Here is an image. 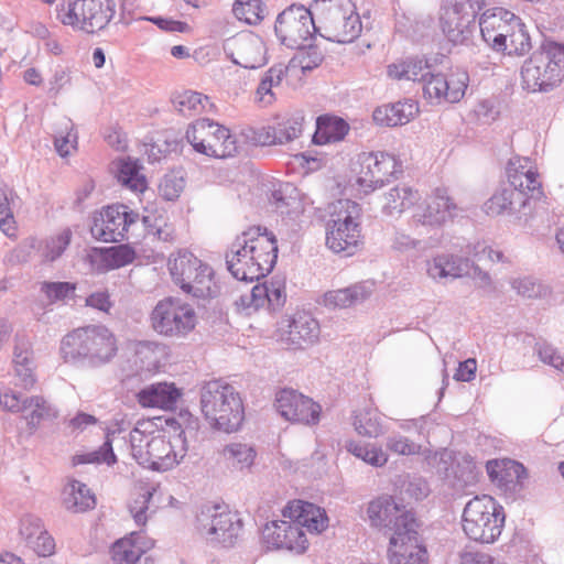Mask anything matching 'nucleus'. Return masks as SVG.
Here are the masks:
<instances>
[{
  "label": "nucleus",
  "mask_w": 564,
  "mask_h": 564,
  "mask_svg": "<svg viewBox=\"0 0 564 564\" xmlns=\"http://www.w3.org/2000/svg\"><path fill=\"white\" fill-rule=\"evenodd\" d=\"M61 356L65 362L99 368L118 352L117 338L104 325L79 327L65 335L61 341Z\"/></svg>",
  "instance_id": "2"
},
{
  "label": "nucleus",
  "mask_w": 564,
  "mask_h": 564,
  "mask_svg": "<svg viewBox=\"0 0 564 564\" xmlns=\"http://www.w3.org/2000/svg\"><path fill=\"white\" fill-rule=\"evenodd\" d=\"M175 443L184 444L182 433L175 437ZM132 456L143 467L156 471H166L176 466L185 456L186 448L182 445L178 452L175 444L163 435L149 436L138 430L131 434Z\"/></svg>",
  "instance_id": "9"
},
{
  "label": "nucleus",
  "mask_w": 564,
  "mask_h": 564,
  "mask_svg": "<svg viewBox=\"0 0 564 564\" xmlns=\"http://www.w3.org/2000/svg\"><path fill=\"white\" fill-rule=\"evenodd\" d=\"M232 12L237 19L248 24H258L265 14V7L262 0H236Z\"/></svg>",
  "instance_id": "49"
},
{
  "label": "nucleus",
  "mask_w": 564,
  "mask_h": 564,
  "mask_svg": "<svg viewBox=\"0 0 564 564\" xmlns=\"http://www.w3.org/2000/svg\"><path fill=\"white\" fill-rule=\"evenodd\" d=\"M195 529L208 542L230 547L241 535L242 520L224 507L206 506L196 514Z\"/></svg>",
  "instance_id": "11"
},
{
  "label": "nucleus",
  "mask_w": 564,
  "mask_h": 564,
  "mask_svg": "<svg viewBox=\"0 0 564 564\" xmlns=\"http://www.w3.org/2000/svg\"><path fill=\"white\" fill-rule=\"evenodd\" d=\"M506 45L507 48L502 52L508 55L523 56L530 52L532 48L531 39L522 21L520 22V26L516 28L514 31L510 33Z\"/></svg>",
  "instance_id": "55"
},
{
  "label": "nucleus",
  "mask_w": 564,
  "mask_h": 564,
  "mask_svg": "<svg viewBox=\"0 0 564 564\" xmlns=\"http://www.w3.org/2000/svg\"><path fill=\"white\" fill-rule=\"evenodd\" d=\"M300 52L290 61L291 67H301L303 73L310 72L321 65L324 59L322 52L311 44L305 43V47L299 50Z\"/></svg>",
  "instance_id": "56"
},
{
  "label": "nucleus",
  "mask_w": 564,
  "mask_h": 564,
  "mask_svg": "<svg viewBox=\"0 0 564 564\" xmlns=\"http://www.w3.org/2000/svg\"><path fill=\"white\" fill-rule=\"evenodd\" d=\"M75 284L69 282H44L41 291L47 296L50 302H56L67 299L75 291Z\"/></svg>",
  "instance_id": "61"
},
{
  "label": "nucleus",
  "mask_w": 564,
  "mask_h": 564,
  "mask_svg": "<svg viewBox=\"0 0 564 564\" xmlns=\"http://www.w3.org/2000/svg\"><path fill=\"white\" fill-rule=\"evenodd\" d=\"M181 390L174 383L155 382L145 386L137 393L142 408L173 409L181 397Z\"/></svg>",
  "instance_id": "29"
},
{
  "label": "nucleus",
  "mask_w": 564,
  "mask_h": 564,
  "mask_svg": "<svg viewBox=\"0 0 564 564\" xmlns=\"http://www.w3.org/2000/svg\"><path fill=\"white\" fill-rule=\"evenodd\" d=\"M538 173L533 169H527L525 172H509V185L528 198H540L542 196L541 182L538 180Z\"/></svg>",
  "instance_id": "43"
},
{
  "label": "nucleus",
  "mask_w": 564,
  "mask_h": 564,
  "mask_svg": "<svg viewBox=\"0 0 564 564\" xmlns=\"http://www.w3.org/2000/svg\"><path fill=\"white\" fill-rule=\"evenodd\" d=\"M116 455L112 451L110 440H107L99 451L78 455L74 458V464H93V463H106L112 465L116 463Z\"/></svg>",
  "instance_id": "58"
},
{
  "label": "nucleus",
  "mask_w": 564,
  "mask_h": 564,
  "mask_svg": "<svg viewBox=\"0 0 564 564\" xmlns=\"http://www.w3.org/2000/svg\"><path fill=\"white\" fill-rule=\"evenodd\" d=\"M288 66L282 63L271 66L261 78L256 91L257 100L262 106L272 105L275 100L273 88L281 85L282 79L286 75Z\"/></svg>",
  "instance_id": "41"
},
{
  "label": "nucleus",
  "mask_w": 564,
  "mask_h": 564,
  "mask_svg": "<svg viewBox=\"0 0 564 564\" xmlns=\"http://www.w3.org/2000/svg\"><path fill=\"white\" fill-rule=\"evenodd\" d=\"M169 269L175 284L194 297H213L218 292L212 268L189 251H180L170 259Z\"/></svg>",
  "instance_id": "8"
},
{
  "label": "nucleus",
  "mask_w": 564,
  "mask_h": 564,
  "mask_svg": "<svg viewBox=\"0 0 564 564\" xmlns=\"http://www.w3.org/2000/svg\"><path fill=\"white\" fill-rule=\"evenodd\" d=\"M431 65L421 56H408L387 66V75L393 80H413L422 83Z\"/></svg>",
  "instance_id": "34"
},
{
  "label": "nucleus",
  "mask_w": 564,
  "mask_h": 564,
  "mask_svg": "<svg viewBox=\"0 0 564 564\" xmlns=\"http://www.w3.org/2000/svg\"><path fill=\"white\" fill-rule=\"evenodd\" d=\"M312 9L324 39L344 44L360 35L362 24L351 0H314Z\"/></svg>",
  "instance_id": "4"
},
{
  "label": "nucleus",
  "mask_w": 564,
  "mask_h": 564,
  "mask_svg": "<svg viewBox=\"0 0 564 564\" xmlns=\"http://www.w3.org/2000/svg\"><path fill=\"white\" fill-rule=\"evenodd\" d=\"M225 51L236 65L243 68L254 69L267 63L264 43L253 34H240L228 40Z\"/></svg>",
  "instance_id": "22"
},
{
  "label": "nucleus",
  "mask_w": 564,
  "mask_h": 564,
  "mask_svg": "<svg viewBox=\"0 0 564 564\" xmlns=\"http://www.w3.org/2000/svg\"><path fill=\"white\" fill-rule=\"evenodd\" d=\"M521 19L514 13L494 8L482 13L478 26L482 40L496 52L506 51L510 33L520 26Z\"/></svg>",
  "instance_id": "18"
},
{
  "label": "nucleus",
  "mask_w": 564,
  "mask_h": 564,
  "mask_svg": "<svg viewBox=\"0 0 564 564\" xmlns=\"http://www.w3.org/2000/svg\"><path fill=\"white\" fill-rule=\"evenodd\" d=\"M318 322L308 313H296L281 335V340L294 349H305L319 340Z\"/></svg>",
  "instance_id": "24"
},
{
  "label": "nucleus",
  "mask_w": 564,
  "mask_h": 564,
  "mask_svg": "<svg viewBox=\"0 0 564 564\" xmlns=\"http://www.w3.org/2000/svg\"><path fill=\"white\" fill-rule=\"evenodd\" d=\"M200 406L210 425L226 433L237 431L245 417L239 393L223 380H212L202 387Z\"/></svg>",
  "instance_id": "3"
},
{
  "label": "nucleus",
  "mask_w": 564,
  "mask_h": 564,
  "mask_svg": "<svg viewBox=\"0 0 564 564\" xmlns=\"http://www.w3.org/2000/svg\"><path fill=\"white\" fill-rule=\"evenodd\" d=\"M19 532L25 545L39 556H50L54 553L55 541L44 528L41 519L34 516L23 517Z\"/></svg>",
  "instance_id": "26"
},
{
  "label": "nucleus",
  "mask_w": 564,
  "mask_h": 564,
  "mask_svg": "<svg viewBox=\"0 0 564 564\" xmlns=\"http://www.w3.org/2000/svg\"><path fill=\"white\" fill-rule=\"evenodd\" d=\"M274 32L286 47L301 50L317 32L316 18L312 7L292 4L276 17Z\"/></svg>",
  "instance_id": "13"
},
{
  "label": "nucleus",
  "mask_w": 564,
  "mask_h": 564,
  "mask_svg": "<svg viewBox=\"0 0 564 564\" xmlns=\"http://www.w3.org/2000/svg\"><path fill=\"white\" fill-rule=\"evenodd\" d=\"M262 539L268 549H285L302 553L307 549V539L299 523L272 521L262 529Z\"/></svg>",
  "instance_id": "21"
},
{
  "label": "nucleus",
  "mask_w": 564,
  "mask_h": 564,
  "mask_svg": "<svg viewBox=\"0 0 564 564\" xmlns=\"http://www.w3.org/2000/svg\"><path fill=\"white\" fill-rule=\"evenodd\" d=\"M347 209L330 219L326 226V246L335 253L345 257L352 256L361 242L360 225L355 220L352 213H357L358 205L346 200Z\"/></svg>",
  "instance_id": "16"
},
{
  "label": "nucleus",
  "mask_w": 564,
  "mask_h": 564,
  "mask_svg": "<svg viewBox=\"0 0 564 564\" xmlns=\"http://www.w3.org/2000/svg\"><path fill=\"white\" fill-rule=\"evenodd\" d=\"M12 361L17 379L15 384L25 390L33 388L36 382L33 350L31 341L23 335L15 336Z\"/></svg>",
  "instance_id": "27"
},
{
  "label": "nucleus",
  "mask_w": 564,
  "mask_h": 564,
  "mask_svg": "<svg viewBox=\"0 0 564 564\" xmlns=\"http://www.w3.org/2000/svg\"><path fill=\"white\" fill-rule=\"evenodd\" d=\"M416 112V104L412 100H406L377 107L372 118L379 126L397 127L408 123Z\"/></svg>",
  "instance_id": "35"
},
{
  "label": "nucleus",
  "mask_w": 564,
  "mask_h": 564,
  "mask_svg": "<svg viewBox=\"0 0 564 564\" xmlns=\"http://www.w3.org/2000/svg\"><path fill=\"white\" fill-rule=\"evenodd\" d=\"M469 76L463 69H453L446 74L443 102L455 104L463 99L468 87Z\"/></svg>",
  "instance_id": "47"
},
{
  "label": "nucleus",
  "mask_w": 564,
  "mask_h": 564,
  "mask_svg": "<svg viewBox=\"0 0 564 564\" xmlns=\"http://www.w3.org/2000/svg\"><path fill=\"white\" fill-rule=\"evenodd\" d=\"M251 227L237 236L226 252V265L231 275L246 282L267 276L278 259L276 239L267 229Z\"/></svg>",
  "instance_id": "1"
},
{
  "label": "nucleus",
  "mask_w": 564,
  "mask_h": 564,
  "mask_svg": "<svg viewBox=\"0 0 564 564\" xmlns=\"http://www.w3.org/2000/svg\"><path fill=\"white\" fill-rule=\"evenodd\" d=\"M70 240L72 231L69 229H64L59 234L44 239L30 237L15 249V257L23 262L35 257L42 262H53L64 253Z\"/></svg>",
  "instance_id": "20"
},
{
  "label": "nucleus",
  "mask_w": 564,
  "mask_h": 564,
  "mask_svg": "<svg viewBox=\"0 0 564 564\" xmlns=\"http://www.w3.org/2000/svg\"><path fill=\"white\" fill-rule=\"evenodd\" d=\"M274 406L282 417L294 423L315 425L321 405L294 389H282L275 395Z\"/></svg>",
  "instance_id": "19"
},
{
  "label": "nucleus",
  "mask_w": 564,
  "mask_h": 564,
  "mask_svg": "<svg viewBox=\"0 0 564 564\" xmlns=\"http://www.w3.org/2000/svg\"><path fill=\"white\" fill-rule=\"evenodd\" d=\"M148 235H151L163 242H173L175 240V229L162 217L145 215L141 218Z\"/></svg>",
  "instance_id": "54"
},
{
  "label": "nucleus",
  "mask_w": 564,
  "mask_h": 564,
  "mask_svg": "<svg viewBox=\"0 0 564 564\" xmlns=\"http://www.w3.org/2000/svg\"><path fill=\"white\" fill-rule=\"evenodd\" d=\"M304 115L302 111H296L288 118L279 121L272 127V133L275 137L278 145L289 143L297 139L303 131Z\"/></svg>",
  "instance_id": "44"
},
{
  "label": "nucleus",
  "mask_w": 564,
  "mask_h": 564,
  "mask_svg": "<svg viewBox=\"0 0 564 564\" xmlns=\"http://www.w3.org/2000/svg\"><path fill=\"white\" fill-rule=\"evenodd\" d=\"M296 188L290 184H281L279 188L272 192V204L275 206L281 214L286 213L284 208L292 206L296 203V198L291 196V193L295 192Z\"/></svg>",
  "instance_id": "64"
},
{
  "label": "nucleus",
  "mask_w": 564,
  "mask_h": 564,
  "mask_svg": "<svg viewBox=\"0 0 564 564\" xmlns=\"http://www.w3.org/2000/svg\"><path fill=\"white\" fill-rule=\"evenodd\" d=\"M151 498L152 492L150 490H142L129 506L130 513L138 525H144L147 522L145 512L149 509Z\"/></svg>",
  "instance_id": "63"
},
{
  "label": "nucleus",
  "mask_w": 564,
  "mask_h": 564,
  "mask_svg": "<svg viewBox=\"0 0 564 564\" xmlns=\"http://www.w3.org/2000/svg\"><path fill=\"white\" fill-rule=\"evenodd\" d=\"M349 131L348 123L337 117L321 116L316 120L313 142L318 145L341 141Z\"/></svg>",
  "instance_id": "39"
},
{
  "label": "nucleus",
  "mask_w": 564,
  "mask_h": 564,
  "mask_svg": "<svg viewBox=\"0 0 564 564\" xmlns=\"http://www.w3.org/2000/svg\"><path fill=\"white\" fill-rule=\"evenodd\" d=\"M420 199V194L406 184H398L381 197V212L387 216H400Z\"/></svg>",
  "instance_id": "33"
},
{
  "label": "nucleus",
  "mask_w": 564,
  "mask_h": 564,
  "mask_svg": "<svg viewBox=\"0 0 564 564\" xmlns=\"http://www.w3.org/2000/svg\"><path fill=\"white\" fill-rule=\"evenodd\" d=\"M140 215L127 205H111L102 208L93 218L90 232L104 242H120L128 239L129 230L138 224Z\"/></svg>",
  "instance_id": "15"
},
{
  "label": "nucleus",
  "mask_w": 564,
  "mask_h": 564,
  "mask_svg": "<svg viewBox=\"0 0 564 564\" xmlns=\"http://www.w3.org/2000/svg\"><path fill=\"white\" fill-rule=\"evenodd\" d=\"M225 129L210 119H198L188 127L186 139L196 152L214 156L216 148L220 147V130Z\"/></svg>",
  "instance_id": "25"
},
{
  "label": "nucleus",
  "mask_w": 564,
  "mask_h": 564,
  "mask_svg": "<svg viewBox=\"0 0 564 564\" xmlns=\"http://www.w3.org/2000/svg\"><path fill=\"white\" fill-rule=\"evenodd\" d=\"M446 83V74L434 73L432 67L422 82L423 97L432 104L441 105Z\"/></svg>",
  "instance_id": "52"
},
{
  "label": "nucleus",
  "mask_w": 564,
  "mask_h": 564,
  "mask_svg": "<svg viewBox=\"0 0 564 564\" xmlns=\"http://www.w3.org/2000/svg\"><path fill=\"white\" fill-rule=\"evenodd\" d=\"M172 102L176 111L183 116L191 117L204 110L209 99L200 93L185 90L175 94Z\"/></svg>",
  "instance_id": "48"
},
{
  "label": "nucleus",
  "mask_w": 564,
  "mask_h": 564,
  "mask_svg": "<svg viewBox=\"0 0 564 564\" xmlns=\"http://www.w3.org/2000/svg\"><path fill=\"white\" fill-rule=\"evenodd\" d=\"M388 552L390 564H429L427 550L419 541L416 530L413 534H402Z\"/></svg>",
  "instance_id": "28"
},
{
  "label": "nucleus",
  "mask_w": 564,
  "mask_h": 564,
  "mask_svg": "<svg viewBox=\"0 0 564 564\" xmlns=\"http://www.w3.org/2000/svg\"><path fill=\"white\" fill-rule=\"evenodd\" d=\"M63 503L67 510L76 513L95 508L96 500L85 484L73 480L64 491Z\"/></svg>",
  "instance_id": "40"
},
{
  "label": "nucleus",
  "mask_w": 564,
  "mask_h": 564,
  "mask_svg": "<svg viewBox=\"0 0 564 564\" xmlns=\"http://www.w3.org/2000/svg\"><path fill=\"white\" fill-rule=\"evenodd\" d=\"M25 412H29V425L37 426L43 420H53L57 416L56 410L40 395L28 397Z\"/></svg>",
  "instance_id": "50"
},
{
  "label": "nucleus",
  "mask_w": 564,
  "mask_h": 564,
  "mask_svg": "<svg viewBox=\"0 0 564 564\" xmlns=\"http://www.w3.org/2000/svg\"><path fill=\"white\" fill-rule=\"evenodd\" d=\"M370 524L391 533L390 544H395L402 534H413L417 528L414 514L395 502L389 495L371 500L367 508Z\"/></svg>",
  "instance_id": "12"
},
{
  "label": "nucleus",
  "mask_w": 564,
  "mask_h": 564,
  "mask_svg": "<svg viewBox=\"0 0 564 564\" xmlns=\"http://www.w3.org/2000/svg\"><path fill=\"white\" fill-rule=\"evenodd\" d=\"M150 321L153 330L159 335L180 339L195 328L197 315L191 304L180 299L166 297L156 303Z\"/></svg>",
  "instance_id": "10"
},
{
  "label": "nucleus",
  "mask_w": 564,
  "mask_h": 564,
  "mask_svg": "<svg viewBox=\"0 0 564 564\" xmlns=\"http://www.w3.org/2000/svg\"><path fill=\"white\" fill-rule=\"evenodd\" d=\"M534 350L542 362L564 373V359L552 345L545 340H538Z\"/></svg>",
  "instance_id": "59"
},
{
  "label": "nucleus",
  "mask_w": 564,
  "mask_h": 564,
  "mask_svg": "<svg viewBox=\"0 0 564 564\" xmlns=\"http://www.w3.org/2000/svg\"><path fill=\"white\" fill-rule=\"evenodd\" d=\"M352 424L356 432L361 436L376 438L383 433L380 414L372 408L356 411Z\"/></svg>",
  "instance_id": "42"
},
{
  "label": "nucleus",
  "mask_w": 564,
  "mask_h": 564,
  "mask_svg": "<svg viewBox=\"0 0 564 564\" xmlns=\"http://www.w3.org/2000/svg\"><path fill=\"white\" fill-rule=\"evenodd\" d=\"M286 512L299 523L300 529L306 528L310 532L321 533L327 528L328 518L325 511L314 503L297 500L288 506L284 516Z\"/></svg>",
  "instance_id": "31"
},
{
  "label": "nucleus",
  "mask_w": 564,
  "mask_h": 564,
  "mask_svg": "<svg viewBox=\"0 0 564 564\" xmlns=\"http://www.w3.org/2000/svg\"><path fill=\"white\" fill-rule=\"evenodd\" d=\"M525 206L524 195L509 184L497 191L486 203L485 212L489 216L512 214Z\"/></svg>",
  "instance_id": "36"
},
{
  "label": "nucleus",
  "mask_w": 564,
  "mask_h": 564,
  "mask_svg": "<svg viewBox=\"0 0 564 564\" xmlns=\"http://www.w3.org/2000/svg\"><path fill=\"white\" fill-rule=\"evenodd\" d=\"M485 0H451V6L441 17V26L446 37L454 44L467 42L477 28L476 17Z\"/></svg>",
  "instance_id": "14"
},
{
  "label": "nucleus",
  "mask_w": 564,
  "mask_h": 564,
  "mask_svg": "<svg viewBox=\"0 0 564 564\" xmlns=\"http://www.w3.org/2000/svg\"><path fill=\"white\" fill-rule=\"evenodd\" d=\"M151 547L153 541H143L139 533L116 541L111 547V558L115 564H135Z\"/></svg>",
  "instance_id": "32"
},
{
  "label": "nucleus",
  "mask_w": 564,
  "mask_h": 564,
  "mask_svg": "<svg viewBox=\"0 0 564 564\" xmlns=\"http://www.w3.org/2000/svg\"><path fill=\"white\" fill-rule=\"evenodd\" d=\"M456 210L457 206L447 195V191L436 188L423 204L416 206L412 220L414 224L422 226H441L447 219L454 217Z\"/></svg>",
  "instance_id": "23"
},
{
  "label": "nucleus",
  "mask_w": 564,
  "mask_h": 564,
  "mask_svg": "<svg viewBox=\"0 0 564 564\" xmlns=\"http://www.w3.org/2000/svg\"><path fill=\"white\" fill-rule=\"evenodd\" d=\"M358 161L360 170L357 184L366 194L382 187L390 177L399 172L395 158L386 152H364L359 155Z\"/></svg>",
  "instance_id": "17"
},
{
  "label": "nucleus",
  "mask_w": 564,
  "mask_h": 564,
  "mask_svg": "<svg viewBox=\"0 0 564 564\" xmlns=\"http://www.w3.org/2000/svg\"><path fill=\"white\" fill-rule=\"evenodd\" d=\"M345 448L357 458L373 467H382L388 463L387 453L373 444H362L361 442L350 440L346 442Z\"/></svg>",
  "instance_id": "45"
},
{
  "label": "nucleus",
  "mask_w": 564,
  "mask_h": 564,
  "mask_svg": "<svg viewBox=\"0 0 564 564\" xmlns=\"http://www.w3.org/2000/svg\"><path fill=\"white\" fill-rule=\"evenodd\" d=\"M57 19L75 31L95 34L104 31L116 14L115 0H68L56 7Z\"/></svg>",
  "instance_id": "7"
},
{
  "label": "nucleus",
  "mask_w": 564,
  "mask_h": 564,
  "mask_svg": "<svg viewBox=\"0 0 564 564\" xmlns=\"http://www.w3.org/2000/svg\"><path fill=\"white\" fill-rule=\"evenodd\" d=\"M184 188L182 177L175 175H165L159 185V194L165 200H175L180 197Z\"/></svg>",
  "instance_id": "62"
},
{
  "label": "nucleus",
  "mask_w": 564,
  "mask_h": 564,
  "mask_svg": "<svg viewBox=\"0 0 564 564\" xmlns=\"http://www.w3.org/2000/svg\"><path fill=\"white\" fill-rule=\"evenodd\" d=\"M503 507L488 495L469 500L462 516L465 534L473 541L490 544L498 540L505 525Z\"/></svg>",
  "instance_id": "5"
},
{
  "label": "nucleus",
  "mask_w": 564,
  "mask_h": 564,
  "mask_svg": "<svg viewBox=\"0 0 564 564\" xmlns=\"http://www.w3.org/2000/svg\"><path fill=\"white\" fill-rule=\"evenodd\" d=\"M221 455L232 467L243 470L252 466L257 453L247 444L230 443L223 448Z\"/></svg>",
  "instance_id": "46"
},
{
  "label": "nucleus",
  "mask_w": 564,
  "mask_h": 564,
  "mask_svg": "<svg viewBox=\"0 0 564 564\" xmlns=\"http://www.w3.org/2000/svg\"><path fill=\"white\" fill-rule=\"evenodd\" d=\"M135 259V251L128 245L111 247L102 252L106 269L112 270L130 264Z\"/></svg>",
  "instance_id": "53"
},
{
  "label": "nucleus",
  "mask_w": 564,
  "mask_h": 564,
  "mask_svg": "<svg viewBox=\"0 0 564 564\" xmlns=\"http://www.w3.org/2000/svg\"><path fill=\"white\" fill-rule=\"evenodd\" d=\"M118 180L133 191H142L145 187L144 176L140 174V165L130 159L120 162Z\"/></svg>",
  "instance_id": "51"
},
{
  "label": "nucleus",
  "mask_w": 564,
  "mask_h": 564,
  "mask_svg": "<svg viewBox=\"0 0 564 564\" xmlns=\"http://www.w3.org/2000/svg\"><path fill=\"white\" fill-rule=\"evenodd\" d=\"M388 451L403 456L417 455L421 452V445L400 433H391L386 438Z\"/></svg>",
  "instance_id": "57"
},
{
  "label": "nucleus",
  "mask_w": 564,
  "mask_h": 564,
  "mask_svg": "<svg viewBox=\"0 0 564 564\" xmlns=\"http://www.w3.org/2000/svg\"><path fill=\"white\" fill-rule=\"evenodd\" d=\"M470 272L471 260L468 257L444 253L434 257L427 263V274L433 280L457 279L469 275Z\"/></svg>",
  "instance_id": "30"
},
{
  "label": "nucleus",
  "mask_w": 564,
  "mask_h": 564,
  "mask_svg": "<svg viewBox=\"0 0 564 564\" xmlns=\"http://www.w3.org/2000/svg\"><path fill=\"white\" fill-rule=\"evenodd\" d=\"M12 205H14L12 194L0 188V229L7 235L11 229H14Z\"/></svg>",
  "instance_id": "60"
},
{
  "label": "nucleus",
  "mask_w": 564,
  "mask_h": 564,
  "mask_svg": "<svg viewBox=\"0 0 564 564\" xmlns=\"http://www.w3.org/2000/svg\"><path fill=\"white\" fill-rule=\"evenodd\" d=\"M169 347L159 341L141 340L134 346L135 362L147 371L158 370L169 358Z\"/></svg>",
  "instance_id": "37"
},
{
  "label": "nucleus",
  "mask_w": 564,
  "mask_h": 564,
  "mask_svg": "<svg viewBox=\"0 0 564 564\" xmlns=\"http://www.w3.org/2000/svg\"><path fill=\"white\" fill-rule=\"evenodd\" d=\"M371 294L365 283H357L345 289L328 291L324 295V304L334 308H346L362 303Z\"/></svg>",
  "instance_id": "38"
},
{
  "label": "nucleus",
  "mask_w": 564,
  "mask_h": 564,
  "mask_svg": "<svg viewBox=\"0 0 564 564\" xmlns=\"http://www.w3.org/2000/svg\"><path fill=\"white\" fill-rule=\"evenodd\" d=\"M564 43L544 42L522 65L523 85L531 91H549L563 79Z\"/></svg>",
  "instance_id": "6"
}]
</instances>
